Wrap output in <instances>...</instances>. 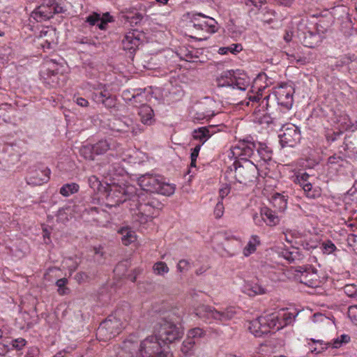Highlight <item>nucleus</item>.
Returning <instances> with one entry per match:
<instances>
[{"mask_svg": "<svg viewBox=\"0 0 357 357\" xmlns=\"http://www.w3.org/2000/svg\"><path fill=\"white\" fill-rule=\"evenodd\" d=\"M137 182L144 192L137 195L136 210L132 216L135 221L145 224L158 215L163 206L160 202L148 192L170 196L175 191V185L166 182L161 175L149 173L139 176Z\"/></svg>", "mask_w": 357, "mask_h": 357, "instance_id": "nucleus-1", "label": "nucleus"}, {"mask_svg": "<svg viewBox=\"0 0 357 357\" xmlns=\"http://www.w3.org/2000/svg\"><path fill=\"white\" fill-rule=\"evenodd\" d=\"M180 318L172 311L166 312L155 324V335L147 337L140 344L139 353L142 357H153L163 347L161 342L172 343L182 337L183 331L177 326Z\"/></svg>", "mask_w": 357, "mask_h": 357, "instance_id": "nucleus-2", "label": "nucleus"}, {"mask_svg": "<svg viewBox=\"0 0 357 357\" xmlns=\"http://www.w3.org/2000/svg\"><path fill=\"white\" fill-rule=\"evenodd\" d=\"M132 199L137 204L136 188L132 185H115L109 186L106 197V206L109 208L116 207L119 204Z\"/></svg>", "mask_w": 357, "mask_h": 357, "instance_id": "nucleus-3", "label": "nucleus"}, {"mask_svg": "<svg viewBox=\"0 0 357 357\" xmlns=\"http://www.w3.org/2000/svg\"><path fill=\"white\" fill-rule=\"evenodd\" d=\"M195 314L200 318L225 322L231 319L236 312L232 307H227L223 311H219L212 306L202 305L195 309Z\"/></svg>", "mask_w": 357, "mask_h": 357, "instance_id": "nucleus-4", "label": "nucleus"}, {"mask_svg": "<svg viewBox=\"0 0 357 357\" xmlns=\"http://www.w3.org/2000/svg\"><path fill=\"white\" fill-rule=\"evenodd\" d=\"M63 12V8L57 0H43V3L31 13V17L41 22L50 20L54 14Z\"/></svg>", "mask_w": 357, "mask_h": 357, "instance_id": "nucleus-5", "label": "nucleus"}, {"mask_svg": "<svg viewBox=\"0 0 357 357\" xmlns=\"http://www.w3.org/2000/svg\"><path fill=\"white\" fill-rule=\"evenodd\" d=\"M270 310L273 312L269 313V330L279 331L291 324L296 317L294 313L287 312L284 308L278 310V307H271Z\"/></svg>", "mask_w": 357, "mask_h": 357, "instance_id": "nucleus-6", "label": "nucleus"}, {"mask_svg": "<svg viewBox=\"0 0 357 357\" xmlns=\"http://www.w3.org/2000/svg\"><path fill=\"white\" fill-rule=\"evenodd\" d=\"M278 138L282 147H293L301 139L300 129L292 123L283 125L279 130Z\"/></svg>", "mask_w": 357, "mask_h": 357, "instance_id": "nucleus-7", "label": "nucleus"}, {"mask_svg": "<svg viewBox=\"0 0 357 357\" xmlns=\"http://www.w3.org/2000/svg\"><path fill=\"white\" fill-rule=\"evenodd\" d=\"M294 93V89L291 85L287 83H282L273 89V93L274 94L278 105H280L287 109L291 108L293 105Z\"/></svg>", "mask_w": 357, "mask_h": 357, "instance_id": "nucleus-8", "label": "nucleus"}, {"mask_svg": "<svg viewBox=\"0 0 357 357\" xmlns=\"http://www.w3.org/2000/svg\"><path fill=\"white\" fill-rule=\"evenodd\" d=\"M254 165L250 161H245L244 165H238L235 167V178L240 183L247 185L252 182L255 178L257 170H259L258 167Z\"/></svg>", "mask_w": 357, "mask_h": 357, "instance_id": "nucleus-9", "label": "nucleus"}, {"mask_svg": "<svg viewBox=\"0 0 357 357\" xmlns=\"http://www.w3.org/2000/svg\"><path fill=\"white\" fill-rule=\"evenodd\" d=\"M298 38L305 47L314 48L321 44L324 34V32L320 33L317 29L310 30L305 28L303 30L298 29Z\"/></svg>", "mask_w": 357, "mask_h": 357, "instance_id": "nucleus-10", "label": "nucleus"}, {"mask_svg": "<svg viewBox=\"0 0 357 357\" xmlns=\"http://www.w3.org/2000/svg\"><path fill=\"white\" fill-rule=\"evenodd\" d=\"M112 130L120 132H130L132 135H137L144 131L142 126L134 122L132 119L124 117L123 119H116L112 123Z\"/></svg>", "mask_w": 357, "mask_h": 357, "instance_id": "nucleus-11", "label": "nucleus"}, {"mask_svg": "<svg viewBox=\"0 0 357 357\" xmlns=\"http://www.w3.org/2000/svg\"><path fill=\"white\" fill-rule=\"evenodd\" d=\"M255 144L245 141H240L232 147L231 153L235 158H240L241 160L248 161L247 158L250 157L254 153Z\"/></svg>", "mask_w": 357, "mask_h": 357, "instance_id": "nucleus-12", "label": "nucleus"}, {"mask_svg": "<svg viewBox=\"0 0 357 357\" xmlns=\"http://www.w3.org/2000/svg\"><path fill=\"white\" fill-rule=\"evenodd\" d=\"M119 322L107 319L102 321L98 328V334L105 336L106 339H110L119 333Z\"/></svg>", "mask_w": 357, "mask_h": 357, "instance_id": "nucleus-13", "label": "nucleus"}, {"mask_svg": "<svg viewBox=\"0 0 357 357\" xmlns=\"http://www.w3.org/2000/svg\"><path fill=\"white\" fill-rule=\"evenodd\" d=\"M249 330L255 337H262L268 333V320L266 317H259L250 322Z\"/></svg>", "mask_w": 357, "mask_h": 357, "instance_id": "nucleus-14", "label": "nucleus"}, {"mask_svg": "<svg viewBox=\"0 0 357 357\" xmlns=\"http://www.w3.org/2000/svg\"><path fill=\"white\" fill-rule=\"evenodd\" d=\"M272 207L274 208L273 213H282L287 208V199L284 195L278 193H271V199L269 200Z\"/></svg>", "mask_w": 357, "mask_h": 357, "instance_id": "nucleus-15", "label": "nucleus"}, {"mask_svg": "<svg viewBox=\"0 0 357 357\" xmlns=\"http://www.w3.org/2000/svg\"><path fill=\"white\" fill-rule=\"evenodd\" d=\"M93 98L96 102H101L108 109H112L116 107V97L112 96L109 91L104 90L99 93H95Z\"/></svg>", "mask_w": 357, "mask_h": 357, "instance_id": "nucleus-16", "label": "nucleus"}, {"mask_svg": "<svg viewBox=\"0 0 357 357\" xmlns=\"http://www.w3.org/2000/svg\"><path fill=\"white\" fill-rule=\"evenodd\" d=\"M138 115L144 125L151 126L155 122L153 110L146 104H143L139 107Z\"/></svg>", "mask_w": 357, "mask_h": 357, "instance_id": "nucleus-17", "label": "nucleus"}, {"mask_svg": "<svg viewBox=\"0 0 357 357\" xmlns=\"http://www.w3.org/2000/svg\"><path fill=\"white\" fill-rule=\"evenodd\" d=\"M213 126L199 128L192 132V137L195 139L200 141V144L202 145L213 135Z\"/></svg>", "mask_w": 357, "mask_h": 357, "instance_id": "nucleus-18", "label": "nucleus"}, {"mask_svg": "<svg viewBox=\"0 0 357 357\" xmlns=\"http://www.w3.org/2000/svg\"><path fill=\"white\" fill-rule=\"evenodd\" d=\"M318 278L317 271L313 268L304 271L300 277L301 282L308 287L317 286Z\"/></svg>", "mask_w": 357, "mask_h": 357, "instance_id": "nucleus-19", "label": "nucleus"}, {"mask_svg": "<svg viewBox=\"0 0 357 357\" xmlns=\"http://www.w3.org/2000/svg\"><path fill=\"white\" fill-rule=\"evenodd\" d=\"M49 174L50 170L48 169H45L44 170H36L33 175L29 177L28 183L35 185H40L48 181Z\"/></svg>", "mask_w": 357, "mask_h": 357, "instance_id": "nucleus-20", "label": "nucleus"}, {"mask_svg": "<svg viewBox=\"0 0 357 357\" xmlns=\"http://www.w3.org/2000/svg\"><path fill=\"white\" fill-rule=\"evenodd\" d=\"M123 48L131 52H135L140 44V40L134 33H128L122 41Z\"/></svg>", "mask_w": 357, "mask_h": 357, "instance_id": "nucleus-21", "label": "nucleus"}, {"mask_svg": "<svg viewBox=\"0 0 357 357\" xmlns=\"http://www.w3.org/2000/svg\"><path fill=\"white\" fill-rule=\"evenodd\" d=\"M57 74V71L47 68L42 71L40 75L48 88H54L58 84Z\"/></svg>", "mask_w": 357, "mask_h": 357, "instance_id": "nucleus-22", "label": "nucleus"}, {"mask_svg": "<svg viewBox=\"0 0 357 357\" xmlns=\"http://www.w3.org/2000/svg\"><path fill=\"white\" fill-rule=\"evenodd\" d=\"M234 82H236V76L233 71L223 72L217 79L218 86H234Z\"/></svg>", "mask_w": 357, "mask_h": 357, "instance_id": "nucleus-23", "label": "nucleus"}, {"mask_svg": "<svg viewBox=\"0 0 357 357\" xmlns=\"http://www.w3.org/2000/svg\"><path fill=\"white\" fill-rule=\"evenodd\" d=\"M119 232L121 234L122 242L126 245H128L136 240L135 232L128 227H123Z\"/></svg>", "mask_w": 357, "mask_h": 357, "instance_id": "nucleus-24", "label": "nucleus"}, {"mask_svg": "<svg viewBox=\"0 0 357 357\" xmlns=\"http://www.w3.org/2000/svg\"><path fill=\"white\" fill-rule=\"evenodd\" d=\"M243 291L250 296L265 293V289L258 284L248 283L244 286Z\"/></svg>", "mask_w": 357, "mask_h": 357, "instance_id": "nucleus-25", "label": "nucleus"}, {"mask_svg": "<svg viewBox=\"0 0 357 357\" xmlns=\"http://www.w3.org/2000/svg\"><path fill=\"white\" fill-rule=\"evenodd\" d=\"M268 218V207L263 206L260 208L259 212H256L253 215V220L255 223L258 226H264L266 224V219Z\"/></svg>", "mask_w": 357, "mask_h": 357, "instance_id": "nucleus-26", "label": "nucleus"}, {"mask_svg": "<svg viewBox=\"0 0 357 357\" xmlns=\"http://www.w3.org/2000/svg\"><path fill=\"white\" fill-rule=\"evenodd\" d=\"M259 237L256 235L252 236L251 239L243 249L244 256L248 257L253 253L256 250L257 245H259Z\"/></svg>", "mask_w": 357, "mask_h": 357, "instance_id": "nucleus-27", "label": "nucleus"}, {"mask_svg": "<svg viewBox=\"0 0 357 357\" xmlns=\"http://www.w3.org/2000/svg\"><path fill=\"white\" fill-rule=\"evenodd\" d=\"M257 153L260 156L261 161H259L260 164L259 165L261 167L263 166L265 167V169H266V162L268 156V151H267V146L266 143H258V147H257Z\"/></svg>", "mask_w": 357, "mask_h": 357, "instance_id": "nucleus-28", "label": "nucleus"}, {"mask_svg": "<svg viewBox=\"0 0 357 357\" xmlns=\"http://www.w3.org/2000/svg\"><path fill=\"white\" fill-rule=\"evenodd\" d=\"M79 188V185L75 183H66L60 188V193L64 197H68L77 192Z\"/></svg>", "mask_w": 357, "mask_h": 357, "instance_id": "nucleus-29", "label": "nucleus"}, {"mask_svg": "<svg viewBox=\"0 0 357 357\" xmlns=\"http://www.w3.org/2000/svg\"><path fill=\"white\" fill-rule=\"evenodd\" d=\"M92 145L94 148L96 155L103 154L110 149V144L106 139H101Z\"/></svg>", "mask_w": 357, "mask_h": 357, "instance_id": "nucleus-30", "label": "nucleus"}, {"mask_svg": "<svg viewBox=\"0 0 357 357\" xmlns=\"http://www.w3.org/2000/svg\"><path fill=\"white\" fill-rule=\"evenodd\" d=\"M80 154L86 160H94L96 153L94 151V148L93 145L91 144H88L84 145L80 149Z\"/></svg>", "mask_w": 357, "mask_h": 357, "instance_id": "nucleus-31", "label": "nucleus"}, {"mask_svg": "<svg viewBox=\"0 0 357 357\" xmlns=\"http://www.w3.org/2000/svg\"><path fill=\"white\" fill-rule=\"evenodd\" d=\"M153 273L158 275H164L169 271L167 264L163 261H158L153 266Z\"/></svg>", "mask_w": 357, "mask_h": 357, "instance_id": "nucleus-32", "label": "nucleus"}, {"mask_svg": "<svg viewBox=\"0 0 357 357\" xmlns=\"http://www.w3.org/2000/svg\"><path fill=\"white\" fill-rule=\"evenodd\" d=\"M273 209L269 208V226H275L279 224L280 219L282 218V213H273Z\"/></svg>", "mask_w": 357, "mask_h": 357, "instance_id": "nucleus-33", "label": "nucleus"}, {"mask_svg": "<svg viewBox=\"0 0 357 357\" xmlns=\"http://www.w3.org/2000/svg\"><path fill=\"white\" fill-rule=\"evenodd\" d=\"M68 283V280L65 278L58 280L56 282L58 287V292L60 295L66 294L68 291V289L66 287V284Z\"/></svg>", "mask_w": 357, "mask_h": 357, "instance_id": "nucleus-34", "label": "nucleus"}, {"mask_svg": "<svg viewBox=\"0 0 357 357\" xmlns=\"http://www.w3.org/2000/svg\"><path fill=\"white\" fill-rule=\"evenodd\" d=\"M177 270L180 273H185L190 270L191 268L190 263L186 259H181L176 266Z\"/></svg>", "mask_w": 357, "mask_h": 357, "instance_id": "nucleus-35", "label": "nucleus"}, {"mask_svg": "<svg viewBox=\"0 0 357 357\" xmlns=\"http://www.w3.org/2000/svg\"><path fill=\"white\" fill-rule=\"evenodd\" d=\"M344 291L349 297L357 296V286L354 284H346L344 287Z\"/></svg>", "mask_w": 357, "mask_h": 357, "instance_id": "nucleus-36", "label": "nucleus"}, {"mask_svg": "<svg viewBox=\"0 0 357 357\" xmlns=\"http://www.w3.org/2000/svg\"><path fill=\"white\" fill-rule=\"evenodd\" d=\"M195 344V342L193 340L187 337V339L183 342L181 350L183 353L188 354L193 348Z\"/></svg>", "mask_w": 357, "mask_h": 357, "instance_id": "nucleus-37", "label": "nucleus"}, {"mask_svg": "<svg viewBox=\"0 0 357 357\" xmlns=\"http://www.w3.org/2000/svg\"><path fill=\"white\" fill-rule=\"evenodd\" d=\"M205 335L204 331L200 328H195L190 330L188 333V337L193 340L196 337H201Z\"/></svg>", "mask_w": 357, "mask_h": 357, "instance_id": "nucleus-38", "label": "nucleus"}, {"mask_svg": "<svg viewBox=\"0 0 357 357\" xmlns=\"http://www.w3.org/2000/svg\"><path fill=\"white\" fill-rule=\"evenodd\" d=\"M282 255L284 257V259H285L289 263H292L298 259V251L289 252V251L286 250V251H284L282 252Z\"/></svg>", "mask_w": 357, "mask_h": 357, "instance_id": "nucleus-39", "label": "nucleus"}, {"mask_svg": "<svg viewBox=\"0 0 357 357\" xmlns=\"http://www.w3.org/2000/svg\"><path fill=\"white\" fill-rule=\"evenodd\" d=\"M198 17H202L204 18H208L207 16L204 15L202 13H195L192 15L191 21L193 22V26L198 29H204L205 28V24L204 23H196V21L198 20Z\"/></svg>", "mask_w": 357, "mask_h": 357, "instance_id": "nucleus-40", "label": "nucleus"}, {"mask_svg": "<svg viewBox=\"0 0 357 357\" xmlns=\"http://www.w3.org/2000/svg\"><path fill=\"white\" fill-rule=\"evenodd\" d=\"M349 341L350 337L348 335L343 334L334 340L333 346L335 348H338L341 347L343 343H348Z\"/></svg>", "mask_w": 357, "mask_h": 357, "instance_id": "nucleus-41", "label": "nucleus"}, {"mask_svg": "<svg viewBox=\"0 0 357 357\" xmlns=\"http://www.w3.org/2000/svg\"><path fill=\"white\" fill-rule=\"evenodd\" d=\"M248 86V82H245L243 79L236 77V82H234V86H232V88L245 91L246 90Z\"/></svg>", "mask_w": 357, "mask_h": 357, "instance_id": "nucleus-42", "label": "nucleus"}, {"mask_svg": "<svg viewBox=\"0 0 357 357\" xmlns=\"http://www.w3.org/2000/svg\"><path fill=\"white\" fill-rule=\"evenodd\" d=\"M225 207L222 202H218L214 208V215L215 218H220L224 214Z\"/></svg>", "mask_w": 357, "mask_h": 357, "instance_id": "nucleus-43", "label": "nucleus"}, {"mask_svg": "<svg viewBox=\"0 0 357 357\" xmlns=\"http://www.w3.org/2000/svg\"><path fill=\"white\" fill-rule=\"evenodd\" d=\"M96 39L88 38V37H82V38H77L76 43L79 44H86L89 45H94L97 46Z\"/></svg>", "mask_w": 357, "mask_h": 357, "instance_id": "nucleus-44", "label": "nucleus"}, {"mask_svg": "<svg viewBox=\"0 0 357 357\" xmlns=\"http://www.w3.org/2000/svg\"><path fill=\"white\" fill-rule=\"evenodd\" d=\"M309 177H310V176L308 174L302 173V174L296 176L295 182L298 183L301 186H303V185L309 183L308 182Z\"/></svg>", "mask_w": 357, "mask_h": 357, "instance_id": "nucleus-45", "label": "nucleus"}, {"mask_svg": "<svg viewBox=\"0 0 357 357\" xmlns=\"http://www.w3.org/2000/svg\"><path fill=\"white\" fill-rule=\"evenodd\" d=\"M75 279L78 283L80 284L88 282L90 279V277L84 272H79L75 275Z\"/></svg>", "mask_w": 357, "mask_h": 357, "instance_id": "nucleus-46", "label": "nucleus"}, {"mask_svg": "<svg viewBox=\"0 0 357 357\" xmlns=\"http://www.w3.org/2000/svg\"><path fill=\"white\" fill-rule=\"evenodd\" d=\"M26 340L23 338H18L12 341V346L17 350L22 349L26 344Z\"/></svg>", "mask_w": 357, "mask_h": 357, "instance_id": "nucleus-47", "label": "nucleus"}, {"mask_svg": "<svg viewBox=\"0 0 357 357\" xmlns=\"http://www.w3.org/2000/svg\"><path fill=\"white\" fill-rule=\"evenodd\" d=\"M336 249V247L334 243H333L331 241H328L325 243H323V250L325 253L331 254Z\"/></svg>", "mask_w": 357, "mask_h": 357, "instance_id": "nucleus-48", "label": "nucleus"}, {"mask_svg": "<svg viewBox=\"0 0 357 357\" xmlns=\"http://www.w3.org/2000/svg\"><path fill=\"white\" fill-rule=\"evenodd\" d=\"M88 182L91 188L98 189L100 185V182L96 176H91L88 178Z\"/></svg>", "mask_w": 357, "mask_h": 357, "instance_id": "nucleus-49", "label": "nucleus"}, {"mask_svg": "<svg viewBox=\"0 0 357 357\" xmlns=\"http://www.w3.org/2000/svg\"><path fill=\"white\" fill-rule=\"evenodd\" d=\"M100 20V15L97 13H93V15H89L86 19V22L92 26L95 25L96 22H98Z\"/></svg>", "mask_w": 357, "mask_h": 357, "instance_id": "nucleus-50", "label": "nucleus"}, {"mask_svg": "<svg viewBox=\"0 0 357 357\" xmlns=\"http://www.w3.org/2000/svg\"><path fill=\"white\" fill-rule=\"evenodd\" d=\"M208 18L209 19V21L204 22L205 28L208 27V31H210L211 33H215L216 31V29H215L216 22L214 19H213L211 17H208Z\"/></svg>", "mask_w": 357, "mask_h": 357, "instance_id": "nucleus-51", "label": "nucleus"}, {"mask_svg": "<svg viewBox=\"0 0 357 357\" xmlns=\"http://www.w3.org/2000/svg\"><path fill=\"white\" fill-rule=\"evenodd\" d=\"M169 348L163 347L158 354L153 357H173L172 354L168 350Z\"/></svg>", "mask_w": 357, "mask_h": 357, "instance_id": "nucleus-52", "label": "nucleus"}, {"mask_svg": "<svg viewBox=\"0 0 357 357\" xmlns=\"http://www.w3.org/2000/svg\"><path fill=\"white\" fill-rule=\"evenodd\" d=\"M301 187H302V188L303 189L304 192L306 193V195L308 197H314V192H312L311 191L312 185V184L310 182L306 183V184H305V185H303Z\"/></svg>", "mask_w": 357, "mask_h": 357, "instance_id": "nucleus-53", "label": "nucleus"}, {"mask_svg": "<svg viewBox=\"0 0 357 357\" xmlns=\"http://www.w3.org/2000/svg\"><path fill=\"white\" fill-rule=\"evenodd\" d=\"M227 50H229V51L233 54H236L240 52L243 50V47L241 44H232L227 47Z\"/></svg>", "mask_w": 357, "mask_h": 357, "instance_id": "nucleus-54", "label": "nucleus"}, {"mask_svg": "<svg viewBox=\"0 0 357 357\" xmlns=\"http://www.w3.org/2000/svg\"><path fill=\"white\" fill-rule=\"evenodd\" d=\"M142 19H143L142 14H141L139 13H137L136 14H135V15L131 17L130 22L131 24H135L137 25L142 20Z\"/></svg>", "mask_w": 357, "mask_h": 357, "instance_id": "nucleus-55", "label": "nucleus"}, {"mask_svg": "<svg viewBox=\"0 0 357 357\" xmlns=\"http://www.w3.org/2000/svg\"><path fill=\"white\" fill-rule=\"evenodd\" d=\"M201 146H202V144H197V146H195V147L194 149H192V152H191V155H190L191 160H195V159L197 158Z\"/></svg>", "mask_w": 357, "mask_h": 357, "instance_id": "nucleus-56", "label": "nucleus"}, {"mask_svg": "<svg viewBox=\"0 0 357 357\" xmlns=\"http://www.w3.org/2000/svg\"><path fill=\"white\" fill-rule=\"evenodd\" d=\"M230 191V188L225 185V187H222L220 189V197L223 199L225 197H226Z\"/></svg>", "mask_w": 357, "mask_h": 357, "instance_id": "nucleus-57", "label": "nucleus"}, {"mask_svg": "<svg viewBox=\"0 0 357 357\" xmlns=\"http://www.w3.org/2000/svg\"><path fill=\"white\" fill-rule=\"evenodd\" d=\"M75 101L76 102V103L81 106V107H87L88 105H89V102L87 100H86L85 98H81V97H77L76 98V99L75 100Z\"/></svg>", "mask_w": 357, "mask_h": 357, "instance_id": "nucleus-58", "label": "nucleus"}, {"mask_svg": "<svg viewBox=\"0 0 357 357\" xmlns=\"http://www.w3.org/2000/svg\"><path fill=\"white\" fill-rule=\"evenodd\" d=\"M292 37H293V32L291 30H286L285 33L283 36L284 40L287 43H289L291 40Z\"/></svg>", "mask_w": 357, "mask_h": 357, "instance_id": "nucleus-59", "label": "nucleus"}, {"mask_svg": "<svg viewBox=\"0 0 357 357\" xmlns=\"http://www.w3.org/2000/svg\"><path fill=\"white\" fill-rule=\"evenodd\" d=\"M340 160H342V159L341 158L340 156H337L335 155H333V156H331L328 158V163L330 164H336Z\"/></svg>", "mask_w": 357, "mask_h": 357, "instance_id": "nucleus-60", "label": "nucleus"}, {"mask_svg": "<svg viewBox=\"0 0 357 357\" xmlns=\"http://www.w3.org/2000/svg\"><path fill=\"white\" fill-rule=\"evenodd\" d=\"M252 4L255 7L261 8L262 6L265 5L266 3V0H251Z\"/></svg>", "mask_w": 357, "mask_h": 357, "instance_id": "nucleus-61", "label": "nucleus"}, {"mask_svg": "<svg viewBox=\"0 0 357 357\" xmlns=\"http://www.w3.org/2000/svg\"><path fill=\"white\" fill-rule=\"evenodd\" d=\"M101 20H102L103 21L106 22L107 23V22H111L114 21L113 17L111 16L109 13H105L103 15V17H102V18Z\"/></svg>", "mask_w": 357, "mask_h": 357, "instance_id": "nucleus-62", "label": "nucleus"}, {"mask_svg": "<svg viewBox=\"0 0 357 357\" xmlns=\"http://www.w3.org/2000/svg\"><path fill=\"white\" fill-rule=\"evenodd\" d=\"M114 169H115L114 167L109 166L107 169V176H114L116 174Z\"/></svg>", "mask_w": 357, "mask_h": 357, "instance_id": "nucleus-63", "label": "nucleus"}, {"mask_svg": "<svg viewBox=\"0 0 357 357\" xmlns=\"http://www.w3.org/2000/svg\"><path fill=\"white\" fill-rule=\"evenodd\" d=\"M225 239L227 240V241L234 240L237 243L238 247H239V248L241 247V241L238 240V238H235V237L226 236H225Z\"/></svg>", "mask_w": 357, "mask_h": 357, "instance_id": "nucleus-64", "label": "nucleus"}]
</instances>
